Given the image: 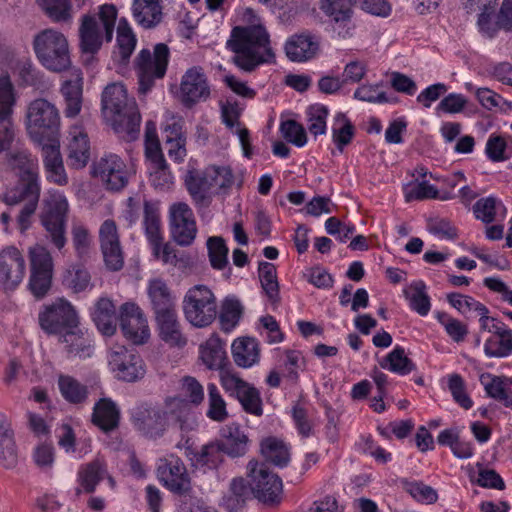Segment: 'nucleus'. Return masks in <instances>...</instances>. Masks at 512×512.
<instances>
[{
    "mask_svg": "<svg viewBox=\"0 0 512 512\" xmlns=\"http://www.w3.org/2000/svg\"><path fill=\"white\" fill-rule=\"evenodd\" d=\"M227 48L235 53L233 62L246 72H252L261 64L275 62L270 36L262 25L234 27Z\"/></svg>",
    "mask_w": 512,
    "mask_h": 512,
    "instance_id": "f257e3e1",
    "label": "nucleus"
},
{
    "mask_svg": "<svg viewBox=\"0 0 512 512\" xmlns=\"http://www.w3.org/2000/svg\"><path fill=\"white\" fill-rule=\"evenodd\" d=\"M101 107L104 117L111 123L116 133L128 140L137 138L141 115L135 99L128 96L123 83L113 82L104 88Z\"/></svg>",
    "mask_w": 512,
    "mask_h": 512,
    "instance_id": "f03ea898",
    "label": "nucleus"
},
{
    "mask_svg": "<svg viewBox=\"0 0 512 512\" xmlns=\"http://www.w3.org/2000/svg\"><path fill=\"white\" fill-rule=\"evenodd\" d=\"M117 14V9L113 4H104L99 7L98 15L104 35L95 16L85 14L81 17L78 35L79 49L82 54L93 56L99 52L104 40L112 41Z\"/></svg>",
    "mask_w": 512,
    "mask_h": 512,
    "instance_id": "7ed1b4c3",
    "label": "nucleus"
},
{
    "mask_svg": "<svg viewBox=\"0 0 512 512\" xmlns=\"http://www.w3.org/2000/svg\"><path fill=\"white\" fill-rule=\"evenodd\" d=\"M32 45L37 60L48 71L60 73L70 68L69 43L62 32L44 29L34 35Z\"/></svg>",
    "mask_w": 512,
    "mask_h": 512,
    "instance_id": "20e7f679",
    "label": "nucleus"
},
{
    "mask_svg": "<svg viewBox=\"0 0 512 512\" xmlns=\"http://www.w3.org/2000/svg\"><path fill=\"white\" fill-rule=\"evenodd\" d=\"M69 204L67 198L58 191H52L42 201L39 214L40 223L46 231L47 238L58 249L66 243V225Z\"/></svg>",
    "mask_w": 512,
    "mask_h": 512,
    "instance_id": "39448f33",
    "label": "nucleus"
},
{
    "mask_svg": "<svg viewBox=\"0 0 512 512\" xmlns=\"http://www.w3.org/2000/svg\"><path fill=\"white\" fill-rule=\"evenodd\" d=\"M170 58V49L165 43H157L153 51L142 49L135 57L134 66L138 78V92L146 95L155 86L156 80L164 78Z\"/></svg>",
    "mask_w": 512,
    "mask_h": 512,
    "instance_id": "423d86ee",
    "label": "nucleus"
},
{
    "mask_svg": "<svg viewBox=\"0 0 512 512\" xmlns=\"http://www.w3.org/2000/svg\"><path fill=\"white\" fill-rule=\"evenodd\" d=\"M26 130L31 140L37 144L51 141L60 126V115L57 107L46 99L33 100L27 109Z\"/></svg>",
    "mask_w": 512,
    "mask_h": 512,
    "instance_id": "0eeeda50",
    "label": "nucleus"
},
{
    "mask_svg": "<svg viewBox=\"0 0 512 512\" xmlns=\"http://www.w3.org/2000/svg\"><path fill=\"white\" fill-rule=\"evenodd\" d=\"M182 308L185 319L197 328L209 326L217 316L216 297L208 286L202 284L187 290Z\"/></svg>",
    "mask_w": 512,
    "mask_h": 512,
    "instance_id": "6e6552de",
    "label": "nucleus"
},
{
    "mask_svg": "<svg viewBox=\"0 0 512 512\" xmlns=\"http://www.w3.org/2000/svg\"><path fill=\"white\" fill-rule=\"evenodd\" d=\"M40 192L39 177L19 178L16 185L6 188L1 195L2 201L9 206L23 203L17 217L19 228L22 231L27 230L31 225L30 219L38 207Z\"/></svg>",
    "mask_w": 512,
    "mask_h": 512,
    "instance_id": "1a4fd4ad",
    "label": "nucleus"
},
{
    "mask_svg": "<svg viewBox=\"0 0 512 512\" xmlns=\"http://www.w3.org/2000/svg\"><path fill=\"white\" fill-rule=\"evenodd\" d=\"M252 495L265 505L279 504L283 493L281 478L271 472L266 464L250 460L247 464Z\"/></svg>",
    "mask_w": 512,
    "mask_h": 512,
    "instance_id": "9d476101",
    "label": "nucleus"
},
{
    "mask_svg": "<svg viewBox=\"0 0 512 512\" xmlns=\"http://www.w3.org/2000/svg\"><path fill=\"white\" fill-rule=\"evenodd\" d=\"M39 325L48 334L62 336L79 325V317L74 306L64 298H57L43 307L38 315Z\"/></svg>",
    "mask_w": 512,
    "mask_h": 512,
    "instance_id": "9b49d317",
    "label": "nucleus"
},
{
    "mask_svg": "<svg viewBox=\"0 0 512 512\" xmlns=\"http://www.w3.org/2000/svg\"><path fill=\"white\" fill-rule=\"evenodd\" d=\"M30 277L29 290L38 299L43 298L51 288L53 277V258L50 251L35 245L29 249Z\"/></svg>",
    "mask_w": 512,
    "mask_h": 512,
    "instance_id": "f8f14e48",
    "label": "nucleus"
},
{
    "mask_svg": "<svg viewBox=\"0 0 512 512\" xmlns=\"http://www.w3.org/2000/svg\"><path fill=\"white\" fill-rule=\"evenodd\" d=\"M133 427L145 438L157 440L168 428L167 412L158 405L143 402L131 410Z\"/></svg>",
    "mask_w": 512,
    "mask_h": 512,
    "instance_id": "ddd939ff",
    "label": "nucleus"
},
{
    "mask_svg": "<svg viewBox=\"0 0 512 512\" xmlns=\"http://www.w3.org/2000/svg\"><path fill=\"white\" fill-rule=\"evenodd\" d=\"M91 175L109 191H120L129 181V170L124 160L113 153L104 154L93 162Z\"/></svg>",
    "mask_w": 512,
    "mask_h": 512,
    "instance_id": "4468645a",
    "label": "nucleus"
},
{
    "mask_svg": "<svg viewBox=\"0 0 512 512\" xmlns=\"http://www.w3.org/2000/svg\"><path fill=\"white\" fill-rule=\"evenodd\" d=\"M109 366L117 379L136 382L145 375V365L140 355L125 346H114L108 358Z\"/></svg>",
    "mask_w": 512,
    "mask_h": 512,
    "instance_id": "2eb2a0df",
    "label": "nucleus"
},
{
    "mask_svg": "<svg viewBox=\"0 0 512 512\" xmlns=\"http://www.w3.org/2000/svg\"><path fill=\"white\" fill-rule=\"evenodd\" d=\"M156 473L159 481L177 495H185L191 490V481L183 461L175 455L161 458L157 462Z\"/></svg>",
    "mask_w": 512,
    "mask_h": 512,
    "instance_id": "dca6fc26",
    "label": "nucleus"
},
{
    "mask_svg": "<svg viewBox=\"0 0 512 512\" xmlns=\"http://www.w3.org/2000/svg\"><path fill=\"white\" fill-rule=\"evenodd\" d=\"M169 222L174 241L183 247L190 246L196 238L197 226L189 205L184 202L172 204L169 209Z\"/></svg>",
    "mask_w": 512,
    "mask_h": 512,
    "instance_id": "f3484780",
    "label": "nucleus"
},
{
    "mask_svg": "<svg viewBox=\"0 0 512 512\" xmlns=\"http://www.w3.org/2000/svg\"><path fill=\"white\" fill-rule=\"evenodd\" d=\"M120 327L124 336L134 344H144L150 337L147 319L141 308L126 302L120 307Z\"/></svg>",
    "mask_w": 512,
    "mask_h": 512,
    "instance_id": "a211bd4d",
    "label": "nucleus"
},
{
    "mask_svg": "<svg viewBox=\"0 0 512 512\" xmlns=\"http://www.w3.org/2000/svg\"><path fill=\"white\" fill-rule=\"evenodd\" d=\"M210 96L207 77L201 67H192L182 76L180 83V99L186 107H192Z\"/></svg>",
    "mask_w": 512,
    "mask_h": 512,
    "instance_id": "6ab92c4d",
    "label": "nucleus"
},
{
    "mask_svg": "<svg viewBox=\"0 0 512 512\" xmlns=\"http://www.w3.org/2000/svg\"><path fill=\"white\" fill-rule=\"evenodd\" d=\"M99 240L107 268L112 271L120 270L124 264V257L114 220L107 219L102 223Z\"/></svg>",
    "mask_w": 512,
    "mask_h": 512,
    "instance_id": "aec40b11",
    "label": "nucleus"
},
{
    "mask_svg": "<svg viewBox=\"0 0 512 512\" xmlns=\"http://www.w3.org/2000/svg\"><path fill=\"white\" fill-rule=\"evenodd\" d=\"M25 275V259L15 247L0 252V285L5 290L15 289Z\"/></svg>",
    "mask_w": 512,
    "mask_h": 512,
    "instance_id": "412c9836",
    "label": "nucleus"
},
{
    "mask_svg": "<svg viewBox=\"0 0 512 512\" xmlns=\"http://www.w3.org/2000/svg\"><path fill=\"white\" fill-rule=\"evenodd\" d=\"M159 338L170 347L182 348L187 344V337L179 319L177 309L155 315Z\"/></svg>",
    "mask_w": 512,
    "mask_h": 512,
    "instance_id": "4be33fe9",
    "label": "nucleus"
},
{
    "mask_svg": "<svg viewBox=\"0 0 512 512\" xmlns=\"http://www.w3.org/2000/svg\"><path fill=\"white\" fill-rule=\"evenodd\" d=\"M60 92L65 102V116L76 117L81 111L83 100V77L79 69L70 71V77L63 81Z\"/></svg>",
    "mask_w": 512,
    "mask_h": 512,
    "instance_id": "5701e85b",
    "label": "nucleus"
},
{
    "mask_svg": "<svg viewBox=\"0 0 512 512\" xmlns=\"http://www.w3.org/2000/svg\"><path fill=\"white\" fill-rule=\"evenodd\" d=\"M319 51V42L309 34L291 36L285 44L287 58L293 62H305L313 59Z\"/></svg>",
    "mask_w": 512,
    "mask_h": 512,
    "instance_id": "b1692460",
    "label": "nucleus"
},
{
    "mask_svg": "<svg viewBox=\"0 0 512 512\" xmlns=\"http://www.w3.org/2000/svg\"><path fill=\"white\" fill-rule=\"evenodd\" d=\"M493 334L484 344V352L489 358H505L512 354V331L502 322L493 323Z\"/></svg>",
    "mask_w": 512,
    "mask_h": 512,
    "instance_id": "393cba45",
    "label": "nucleus"
},
{
    "mask_svg": "<svg viewBox=\"0 0 512 512\" xmlns=\"http://www.w3.org/2000/svg\"><path fill=\"white\" fill-rule=\"evenodd\" d=\"M185 185L196 205L206 207L210 204L213 182L207 168L202 172L188 171L185 176Z\"/></svg>",
    "mask_w": 512,
    "mask_h": 512,
    "instance_id": "a878e982",
    "label": "nucleus"
},
{
    "mask_svg": "<svg viewBox=\"0 0 512 512\" xmlns=\"http://www.w3.org/2000/svg\"><path fill=\"white\" fill-rule=\"evenodd\" d=\"M41 145L48 179L58 185H66L68 177L63 165L59 144L55 140H51L49 143Z\"/></svg>",
    "mask_w": 512,
    "mask_h": 512,
    "instance_id": "bb28decb",
    "label": "nucleus"
},
{
    "mask_svg": "<svg viewBox=\"0 0 512 512\" xmlns=\"http://www.w3.org/2000/svg\"><path fill=\"white\" fill-rule=\"evenodd\" d=\"M60 342L64 344V349L69 358L85 359L93 354L92 340L79 328V325L63 333L60 336Z\"/></svg>",
    "mask_w": 512,
    "mask_h": 512,
    "instance_id": "cd10ccee",
    "label": "nucleus"
},
{
    "mask_svg": "<svg viewBox=\"0 0 512 512\" xmlns=\"http://www.w3.org/2000/svg\"><path fill=\"white\" fill-rule=\"evenodd\" d=\"M487 395L506 407L512 406V378L484 373L480 376Z\"/></svg>",
    "mask_w": 512,
    "mask_h": 512,
    "instance_id": "c85d7f7f",
    "label": "nucleus"
},
{
    "mask_svg": "<svg viewBox=\"0 0 512 512\" xmlns=\"http://www.w3.org/2000/svg\"><path fill=\"white\" fill-rule=\"evenodd\" d=\"M120 411L110 398H101L95 403L92 423L104 432H110L119 425Z\"/></svg>",
    "mask_w": 512,
    "mask_h": 512,
    "instance_id": "c756f323",
    "label": "nucleus"
},
{
    "mask_svg": "<svg viewBox=\"0 0 512 512\" xmlns=\"http://www.w3.org/2000/svg\"><path fill=\"white\" fill-rule=\"evenodd\" d=\"M148 296L154 316L177 309L175 298L166 282L162 279L156 278L149 281Z\"/></svg>",
    "mask_w": 512,
    "mask_h": 512,
    "instance_id": "7c9ffc66",
    "label": "nucleus"
},
{
    "mask_svg": "<svg viewBox=\"0 0 512 512\" xmlns=\"http://www.w3.org/2000/svg\"><path fill=\"white\" fill-rule=\"evenodd\" d=\"M92 319L102 334L111 336L116 332V309L109 298L102 297L96 302Z\"/></svg>",
    "mask_w": 512,
    "mask_h": 512,
    "instance_id": "2f4dec72",
    "label": "nucleus"
},
{
    "mask_svg": "<svg viewBox=\"0 0 512 512\" xmlns=\"http://www.w3.org/2000/svg\"><path fill=\"white\" fill-rule=\"evenodd\" d=\"M7 166L15 171L19 178L39 177L37 159L27 149H15L6 154Z\"/></svg>",
    "mask_w": 512,
    "mask_h": 512,
    "instance_id": "473e14b6",
    "label": "nucleus"
},
{
    "mask_svg": "<svg viewBox=\"0 0 512 512\" xmlns=\"http://www.w3.org/2000/svg\"><path fill=\"white\" fill-rule=\"evenodd\" d=\"M235 364L242 368H249L259 361L258 342L251 337H242L234 340L231 347Z\"/></svg>",
    "mask_w": 512,
    "mask_h": 512,
    "instance_id": "72a5a7b5",
    "label": "nucleus"
},
{
    "mask_svg": "<svg viewBox=\"0 0 512 512\" xmlns=\"http://www.w3.org/2000/svg\"><path fill=\"white\" fill-rule=\"evenodd\" d=\"M89 159L90 145L87 135L81 131L74 132L68 144V165L74 169H82Z\"/></svg>",
    "mask_w": 512,
    "mask_h": 512,
    "instance_id": "f704fd0d",
    "label": "nucleus"
},
{
    "mask_svg": "<svg viewBox=\"0 0 512 512\" xmlns=\"http://www.w3.org/2000/svg\"><path fill=\"white\" fill-rule=\"evenodd\" d=\"M222 435L225 438V441L221 442L223 443L226 455L237 458L246 454L249 439L245 432L240 429L239 425L235 423L227 425L223 429Z\"/></svg>",
    "mask_w": 512,
    "mask_h": 512,
    "instance_id": "c9c22d12",
    "label": "nucleus"
},
{
    "mask_svg": "<svg viewBox=\"0 0 512 512\" xmlns=\"http://www.w3.org/2000/svg\"><path fill=\"white\" fill-rule=\"evenodd\" d=\"M133 16L143 28L155 27L162 19L161 6L158 0H134Z\"/></svg>",
    "mask_w": 512,
    "mask_h": 512,
    "instance_id": "e433bc0d",
    "label": "nucleus"
},
{
    "mask_svg": "<svg viewBox=\"0 0 512 512\" xmlns=\"http://www.w3.org/2000/svg\"><path fill=\"white\" fill-rule=\"evenodd\" d=\"M116 43L115 56L119 58L120 63L127 64L135 50L137 39L125 18H121L118 22Z\"/></svg>",
    "mask_w": 512,
    "mask_h": 512,
    "instance_id": "4c0bfd02",
    "label": "nucleus"
},
{
    "mask_svg": "<svg viewBox=\"0 0 512 512\" xmlns=\"http://www.w3.org/2000/svg\"><path fill=\"white\" fill-rule=\"evenodd\" d=\"M200 358L208 369L222 370L224 368L226 355L218 336L212 335L200 346Z\"/></svg>",
    "mask_w": 512,
    "mask_h": 512,
    "instance_id": "58836bf2",
    "label": "nucleus"
},
{
    "mask_svg": "<svg viewBox=\"0 0 512 512\" xmlns=\"http://www.w3.org/2000/svg\"><path fill=\"white\" fill-rule=\"evenodd\" d=\"M106 475V464L101 459H95L80 468L78 473L80 486L84 492L92 493Z\"/></svg>",
    "mask_w": 512,
    "mask_h": 512,
    "instance_id": "ea45409f",
    "label": "nucleus"
},
{
    "mask_svg": "<svg viewBox=\"0 0 512 512\" xmlns=\"http://www.w3.org/2000/svg\"><path fill=\"white\" fill-rule=\"evenodd\" d=\"M57 383L62 397L70 404L79 405L86 402L88 388L74 377L60 374Z\"/></svg>",
    "mask_w": 512,
    "mask_h": 512,
    "instance_id": "a19ab883",
    "label": "nucleus"
},
{
    "mask_svg": "<svg viewBox=\"0 0 512 512\" xmlns=\"http://www.w3.org/2000/svg\"><path fill=\"white\" fill-rule=\"evenodd\" d=\"M252 494L250 483L243 477L234 478L229 487V493L223 498L224 506L231 512L241 509Z\"/></svg>",
    "mask_w": 512,
    "mask_h": 512,
    "instance_id": "79ce46f5",
    "label": "nucleus"
},
{
    "mask_svg": "<svg viewBox=\"0 0 512 512\" xmlns=\"http://www.w3.org/2000/svg\"><path fill=\"white\" fill-rule=\"evenodd\" d=\"M225 450L221 441H212L192 452V460L197 465L206 466L209 469H217L224 461Z\"/></svg>",
    "mask_w": 512,
    "mask_h": 512,
    "instance_id": "37998d69",
    "label": "nucleus"
},
{
    "mask_svg": "<svg viewBox=\"0 0 512 512\" xmlns=\"http://www.w3.org/2000/svg\"><path fill=\"white\" fill-rule=\"evenodd\" d=\"M15 104L14 86L7 73L0 75V123H13L12 114Z\"/></svg>",
    "mask_w": 512,
    "mask_h": 512,
    "instance_id": "c03bdc74",
    "label": "nucleus"
},
{
    "mask_svg": "<svg viewBox=\"0 0 512 512\" xmlns=\"http://www.w3.org/2000/svg\"><path fill=\"white\" fill-rule=\"evenodd\" d=\"M143 225L145 235L149 242H155L162 236L159 204L153 201H144Z\"/></svg>",
    "mask_w": 512,
    "mask_h": 512,
    "instance_id": "a18cd8bd",
    "label": "nucleus"
},
{
    "mask_svg": "<svg viewBox=\"0 0 512 512\" xmlns=\"http://www.w3.org/2000/svg\"><path fill=\"white\" fill-rule=\"evenodd\" d=\"M353 0H320V9L335 23L346 25L352 17Z\"/></svg>",
    "mask_w": 512,
    "mask_h": 512,
    "instance_id": "49530a36",
    "label": "nucleus"
},
{
    "mask_svg": "<svg viewBox=\"0 0 512 512\" xmlns=\"http://www.w3.org/2000/svg\"><path fill=\"white\" fill-rule=\"evenodd\" d=\"M404 295L409 301L412 310L421 316H426L431 308L430 297L426 292V285L423 281H415L404 290Z\"/></svg>",
    "mask_w": 512,
    "mask_h": 512,
    "instance_id": "de8ad7c7",
    "label": "nucleus"
},
{
    "mask_svg": "<svg viewBox=\"0 0 512 512\" xmlns=\"http://www.w3.org/2000/svg\"><path fill=\"white\" fill-rule=\"evenodd\" d=\"M261 454L276 466L284 467L288 464L290 455L283 441L268 437L261 442Z\"/></svg>",
    "mask_w": 512,
    "mask_h": 512,
    "instance_id": "09e8293b",
    "label": "nucleus"
},
{
    "mask_svg": "<svg viewBox=\"0 0 512 512\" xmlns=\"http://www.w3.org/2000/svg\"><path fill=\"white\" fill-rule=\"evenodd\" d=\"M258 272L261 286L266 296L271 303L277 304L280 296L276 266L270 262H260Z\"/></svg>",
    "mask_w": 512,
    "mask_h": 512,
    "instance_id": "8fccbe9b",
    "label": "nucleus"
},
{
    "mask_svg": "<svg viewBox=\"0 0 512 512\" xmlns=\"http://www.w3.org/2000/svg\"><path fill=\"white\" fill-rule=\"evenodd\" d=\"M380 366L399 375H407L415 370V364L409 359L401 346H396L381 362Z\"/></svg>",
    "mask_w": 512,
    "mask_h": 512,
    "instance_id": "3c124183",
    "label": "nucleus"
},
{
    "mask_svg": "<svg viewBox=\"0 0 512 512\" xmlns=\"http://www.w3.org/2000/svg\"><path fill=\"white\" fill-rule=\"evenodd\" d=\"M242 313L243 306L238 299L225 298L219 315L221 329L226 333L232 331L239 323Z\"/></svg>",
    "mask_w": 512,
    "mask_h": 512,
    "instance_id": "603ef678",
    "label": "nucleus"
},
{
    "mask_svg": "<svg viewBox=\"0 0 512 512\" xmlns=\"http://www.w3.org/2000/svg\"><path fill=\"white\" fill-rule=\"evenodd\" d=\"M62 283L74 293H79L90 286L91 276L82 265H72L64 272Z\"/></svg>",
    "mask_w": 512,
    "mask_h": 512,
    "instance_id": "864d4df0",
    "label": "nucleus"
},
{
    "mask_svg": "<svg viewBox=\"0 0 512 512\" xmlns=\"http://www.w3.org/2000/svg\"><path fill=\"white\" fill-rule=\"evenodd\" d=\"M208 410L206 415L216 422H224L228 418L226 402L219 389L213 383L208 384Z\"/></svg>",
    "mask_w": 512,
    "mask_h": 512,
    "instance_id": "5fc2aeb1",
    "label": "nucleus"
},
{
    "mask_svg": "<svg viewBox=\"0 0 512 512\" xmlns=\"http://www.w3.org/2000/svg\"><path fill=\"white\" fill-rule=\"evenodd\" d=\"M354 132L351 121L344 114H338L332 127V138L340 152L351 143Z\"/></svg>",
    "mask_w": 512,
    "mask_h": 512,
    "instance_id": "6e6d98bb",
    "label": "nucleus"
},
{
    "mask_svg": "<svg viewBox=\"0 0 512 512\" xmlns=\"http://www.w3.org/2000/svg\"><path fill=\"white\" fill-rule=\"evenodd\" d=\"M208 257L212 268L223 270L228 264V247L222 237L213 236L207 240Z\"/></svg>",
    "mask_w": 512,
    "mask_h": 512,
    "instance_id": "4d7b16f0",
    "label": "nucleus"
},
{
    "mask_svg": "<svg viewBox=\"0 0 512 512\" xmlns=\"http://www.w3.org/2000/svg\"><path fill=\"white\" fill-rule=\"evenodd\" d=\"M38 3L54 22H67L72 18L70 0H38Z\"/></svg>",
    "mask_w": 512,
    "mask_h": 512,
    "instance_id": "13d9d810",
    "label": "nucleus"
},
{
    "mask_svg": "<svg viewBox=\"0 0 512 512\" xmlns=\"http://www.w3.org/2000/svg\"><path fill=\"white\" fill-rule=\"evenodd\" d=\"M436 318L454 342L460 343L465 340L468 334L466 324L458 319L452 318L445 312H438Z\"/></svg>",
    "mask_w": 512,
    "mask_h": 512,
    "instance_id": "bf43d9fd",
    "label": "nucleus"
},
{
    "mask_svg": "<svg viewBox=\"0 0 512 512\" xmlns=\"http://www.w3.org/2000/svg\"><path fill=\"white\" fill-rule=\"evenodd\" d=\"M245 412L255 416L263 413L262 400L258 390L249 384L236 396Z\"/></svg>",
    "mask_w": 512,
    "mask_h": 512,
    "instance_id": "052dcab7",
    "label": "nucleus"
},
{
    "mask_svg": "<svg viewBox=\"0 0 512 512\" xmlns=\"http://www.w3.org/2000/svg\"><path fill=\"white\" fill-rule=\"evenodd\" d=\"M72 243L77 257L84 261L89 257L91 239L87 228L81 224L72 227Z\"/></svg>",
    "mask_w": 512,
    "mask_h": 512,
    "instance_id": "680f3d73",
    "label": "nucleus"
},
{
    "mask_svg": "<svg viewBox=\"0 0 512 512\" xmlns=\"http://www.w3.org/2000/svg\"><path fill=\"white\" fill-rule=\"evenodd\" d=\"M307 115L310 133L314 136L325 134L328 109L323 105H312L308 108Z\"/></svg>",
    "mask_w": 512,
    "mask_h": 512,
    "instance_id": "e2e57ef3",
    "label": "nucleus"
},
{
    "mask_svg": "<svg viewBox=\"0 0 512 512\" xmlns=\"http://www.w3.org/2000/svg\"><path fill=\"white\" fill-rule=\"evenodd\" d=\"M280 131L283 137L297 147L307 143V134L304 127L295 120H286L281 123Z\"/></svg>",
    "mask_w": 512,
    "mask_h": 512,
    "instance_id": "0e129e2a",
    "label": "nucleus"
},
{
    "mask_svg": "<svg viewBox=\"0 0 512 512\" xmlns=\"http://www.w3.org/2000/svg\"><path fill=\"white\" fill-rule=\"evenodd\" d=\"M507 142L504 137L491 134L487 140L485 154L492 162H503L509 158L506 155Z\"/></svg>",
    "mask_w": 512,
    "mask_h": 512,
    "instance_id": "69168bd1",
    "label": "nucleus"
},
{
    "mask_svg": "<svg viewBox=\"0 0 512 512\" xmlns=\"http://www.w3.org/2000/svg\"><path fill=\"white\" fill-rule=\"evenodd\" d=\"M150 182L159 190H166L173 183V176L168 171V165L165 160H159L158 163L153 164L152 171L150 172Z\"/></svg>",
    "mask_w": 512,
    "mask_h": 512,
    "instance_id": "338daca9",
    "label": "nucleus"
},
{
    "mask_svg": "<svg viewBox=\"0 0 512 512\" xmlns=\"http://www.w3.org/2000/svg\"><path fill=\"white\" fill-rule=\"evenodd\" d=\"M497 199L490 196L479 199L473 206L475 217L489 224L495 220Z\"/></svg>",
    "mask_w": 512,
    "mask_h": 512,
    "instance_id": "774afa93",
    "label": "nucleus"
}]
</instances>
